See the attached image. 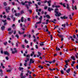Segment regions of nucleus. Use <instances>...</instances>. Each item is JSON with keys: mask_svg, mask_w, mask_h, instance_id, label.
Returning <instances> with one entry per match:
<instances>
[{"mask_svg": "<svg viewBox=\"0 0 78 78\" xmlns=\"http://www.w3.org/2000/svg\"><path fill=\"white\" fill-rule=\"evenodd\" d=\"M27 62H25L24 64V66H27Z\"/></svg>", "mask_w": 78, "mask_h": 78, "instance_id": "5fc2aeb1", "label": "nucleus"}, {"mask_svg": "<svg viewBox=\"0 0 78 78\" xmlns=\"http://www.w3.org/2000/svg\"><path fill=\"white\" fill-rule=\"evenodd\" d=\"M55 8H60V5H55Z\"/></svg>", "mask_w": 78, "mask_h": 78, "instance_id": "c9c22d12", "label": "nucleus"}, {"mask_svg": "<svg viewBox=\"0 0 78 78\" xmlns=\"http://www.w3.org/2000/svg\"><path fill=\"white\" fill-rule=\"evenodd\" d=\"M2 21L3 22H4V23H5V22H6V20H2Z\"/></svg>", "mask_w": 78, "mask_h": 78, "instance_id": "473e14b6", "label": "nucleus"}, {"mask_svg": "<svg viewBox=\"0 0 78 78\" xmlns=\"http://www.w3.org/2000/svg\"><path fill=\"white\" fill-rule=\"evenodd\" d=\"M55 61H56L55 60H53L52 61V62H53V63H54V62H55Z\"/></svg>", "mask_w": 78, "mask_h": 78, "instance_id": "4d7b16f0", "label": "nucleus"}, {"mask_svg": "<svg viewBox=\"0 0 78 78\" xmlns=\"http://www.w3.org/2000/svg\"><path fill=\"white\" fill-rule=\"evenodd\" d=\"M70 62L69 61V60L65 61V62H66V63H67V62Z\"/></svg>", "mask_w": 78, "mask_h": 78, "instance_id": "2f4dec72", "label": "nucleus"}, {"mask_svg": "<svg viewBox=\"0 0 78 78\" xmlns=\"http://www.w3.org/2000/svg\"><path fill=\"white\" fill-rule=\"evenodd\" d=\"M70 37L71 39V40L73 41H74V39L73 38V37L72 36H70Z\"/></svg>", "mask_w": 78, "mask_h": 78, "instance_id": "393cba45", "label": "nucleus"}, {"mask_svg": "<svg viewBox=\"0 0 78 78\" xmlns=\"http://www.w3.org/2000/svg\"><path fill=\"white\" fill-rule=\"evenodd\" d=\"M38 54L39 56H41V53H40V52H38Z\"/></svg>", "mask_w": 78, "mask_h": 78, "instance_id": "58836bf2", "label": "nucleus"}, {"mask_svg": "<svg viewBox=\"0 0 78 78\" xmlns=\"http://www.w3.org/2000/svg\"><path fill=\"white\" fill-rule=\"evenodd\" d=\"M38 5H41V2H39L38 3Z\"/></svg>", "mask_w": 78, "mask_h": 78, "instance_id": "338daca9", "label": "nucleus"}, {"mask_svg": "<svg viewBox=\"0 0 78 78\" xmlns=\"http://www.w3.org/2000/svg\"><path fill=\"white\" fill-rule=\"evenodd\" d=\"M21 14H23L24 13V11L23 10H22L20 12Z\"/></svg>", "mask_w": 78, "mask_h": 78, "instance_id": "ea45409f", "label": "nucleus"}, {"mask_svg": "<svg viewBox=\"0 0 78 78\" xmlns=\"http://www.w3.org/2000/svg\"><path fill=\"white\" fill-rule=\"evenodd\" d=\"M33 77L31 76V75H29V78H32Z\"/></svg>", "mask_w": 78, "mask_h": 78, "instance_id": "774afa93", "label": "nucleus"}, {"mask_svg": "<svg viewBox=\"0 0 78 78\" xmlns=\"http://www.w3.org/2000/svg\"><path fill=\"white\" fill-rule=\"evenodd\" d=\"M48 10L50 12V11H53V9H52L51 8H50V7H49L48 9Z\"/></svg>", "mask_w": 78, "mask_h": 78, "instance_id": "9d476101", "label": "nucleus"}, {"mask_svg": "<svg viewBox=\"0 0 78 78\" xmlns=\"http://www.w3.org/2000/svg\"><path fill=\"white\" fill-rule=\"evenodd\" d=\"M66 26H69V24H68V22L66 23Z\"/></svg>", "mask_w": 78, "mask_h": 78, "instance_id": "e2e57ef3", "label": "nucleus"}, {"mask_svg": "<svg viewBox=\"0 0 78 78\" xmlns=\"http://www.w3.org/2000/svg\"><path fill=\"white\" fill-rule=\"evenodd\" d=\"M46 17L48 19H50V16L48 15H47L46 16Z\"/></svg>", "mask_w": 78, "mask_h": 78, "instance_id": "a211bd4d", "label": "nucleus"}, {"mask_svg": "<svg viewBox=\"0 0 78 78\" xmlns=\"http://www.w3.org/2000/svg\"><path fill=\"white\" fill-rule=\"evenodd\" d=\"M20 4H22L23 5H25V2H21Z\"/></svg>", "mask_w": 78, "mask_h": 78, "instance_id": "b1692460", "label": "nucleus"}, {"mask_svg": "<svg viewBox=\"0 0 78 78\" xmlns=\"http://www.w3.org/2000/svg\"><path fill=\"white\" fill-rule=\"evenodd\" d=\"M0 76H3V73H0Z\"/></svg>", "mask_w": 78, "mask_h": 78, "instance_id": "4c0bfd02", "label": "nucleus"}, {"mask_svg": "<svg viewBox=\"0 0 78 78\" xmlns=\"http://www.w3.org/2000/svg\"><path fill=\"white\" fill-rule=\"evenodd\" d=\"M61 73H62V74H64V71L62 70H61Z\"/></svg>", "mask_w": 78, "mask_h": 78, "instance_id": "e433bc0d", "label": "nucleus"}, {"mask_svg": "<svg viewBox=\"0 0 78 78\" xmlns=\"http://www.w3.org/2000/svg\"><path fill=\"white\" fill-rule=\"evenodd\" d=\"M51 40H53V36H52V35H51Z\"/></svg>", "mask_w": 78, "mask_h": 78, "instance_id": "8fccbe9b", "label": "nucleus"}, {"mask_svg": "<svg viewBox=\"0 0 78 78\" xmlns=\"http://www.w3.org/2000/svg\"><path fill=\"white\" fill-rule=\"evenodd\" d=\"M12 5H15V3L14 2H12Z\"/></svg>", "mask_w": 78, "mask_h": 78, "instance_id": "0e129e2a", "label": "nucleus"}, {"mask_svg": "<svg viewBox=\"0 0 78 78\" xmlns=\"http://www.w3.org/2000/svg\"><path fill=\"white\" fill-rule=\"evenodd\" d=\"M34 52L33 51L32 52V53L30 54L31 56H32V57L33 56V55H34Z\"/></svg>", "mask_w": 78, "mask_h": 78, "instance_id": "4be33fe9", "label": "nucleus"}, {"mask_svg": "<svg viewBox=\"0 0 78 78\" xmlns=\"http://www.w3.org/2000/svg\"><path fill=\"white\" fill-rule=\"evenodd\" d=\"M27 19H28V21H30L31 20L30 19V18H27Z\"/></svg>", "mask_w": 78, "mask_h": 78, "instance_id": "6e6d98bb", "label": "nucleus"}, {"mask_svg": "<svg viewBox=\"0 0 78 78\" xmlns=\"http://www.w3.org/2000/svg\"><path fill=\"white\" fill-rule=\"evenodd\" d=\"M71 59H73V60L74 61L75 60V57L74 56H71Z\"/></svg>", "mask_w": 78, "mask_h": 78, "instance_id": "f8f14e48", "label": "nucleus"}, {"mask_svg": "<svg viewBox=\"0 0 78 78\" xmlns=\"http://www.w3.org/2000/svg\"><path fill=\"white\" fill-rule=\"evenodd\" d=\"M35 47L37 49L38 48V46L37 45H36Z\"/></svg>", "mask_w": 78, "mask_h": 78, "instance_id": "49530a36", "label": "nucleus"}, {"mask_svg": "<svg viewBox=\"0 0 78 78\" xmlns=\"http://www.w3.org/2000/svg\"><path fill=\"white\" fill-rule=\"evenodd\" d=\"M44 3H47V0H45L44 1Z\"/></svg>", "mask_w": 78, "mask_h": 78, "instance_id": "bf43d9fd", "label": "nucleus"}, {"mask_svg": "<svg viewBox=\"0 0 78 78\" xmlns=\"http://www.w3.org/2000/svg\"><path fill=\"white\" fill-rule=\"evenodd\" d=\"M48 8V6L45 7L44 8V9H47Z\"/></svg>", "mask_w": 78, "mask_h": 78, "instance_id": "864d4df0", "label": "nucleus"}, {"mask_svg": "<svg viewBox=\"0 0 78 78\" xmlns=\"http://www.w3.org/2000/svg\"><path fill=\"white\" fill-rule=\"evenodd\" d=\"M11 70L10 69L7 70V72H11Z\"/></svg>", "mask_w": 78, "mask_h": 78, "instance_id": "de8ad7c7", "label": "nucleus"}, {"mask_svg": "<svg viewBox=\"0 0 78 78\" xmlns=\"http://www.w3.org/2000/svg\"><path fill=\"white\" fill-rule=\"evenodd\" d=\"M16 37H17V39H19V35H18V34H16Z\"/></svg>", "mask_w": 78, "mask_h": 78, "instance_id": "79ce46f5", "label": "nucleus"}, {"mask_svg": "<svg viewBox=\"0 0 78 78\" xmlns=\"http://www.w3.org/2000/svg\"><path fill=\"white\" fill-rule=\"evenodd\" d=\"M63 6H64V7H65V8H66V3H64V4H63Z\"/></svg>", "mask_w": 78, "mask_h": 78, "instance_id": "c03bdc74", "label": "nucleus"}, {"mask_svg": "<svg viewBox=\"0 0 78 78\" xmlns=\"http://www.w3.org/2000/svg\"><path fill=\"white\" fill-rule=\"evenodd\" d=\"M58 11V9L57 8L56 9L55 11V16L57 17H59L60 16H61V14Z\"/></svg>", "mask_w": 78, "mask_h": 78, "instance_id": "f257e3e1", "label": "nucleus"}, {"mask_svg": "<svg viewBox=\"0 0 78 78\" xmlns=\"http://www.w3.org/2000/svg\"><path fill=\"white\" fill-rule=\"evenodd\" d=\"M26 56L27 58H30V54L27 55Z\"/></svg>", "mask_w": 78, "mask_h": 78, "instance_id": "bb28decb", "label": "nucleus"}, {"mask_svg": "<svg viewBox=\"0 0 78 78\" xmlns=\"http://www.w3.org/2000/svg\"><path fill=\"white\" fill-rule=\"evenodd\" d=\"M5 27L4 26H2L1 28V29L2 31H3V30H5Z\"/></svg>", "mask_w": 78, "mask_h": 78, "instance_id": "423d86ee", "label": "nucleus"}, {"mask_svg": "<svg viewBox=\"0 0 78 78\" xmlns=\"http://www.w3.org/2000/svg\"><path fill=\"white\" fill-rule=\"evenodd\" d=\"M58 26H56L54 28V30H55V29H56V28H58Z\"/></svg>", "mask_w": 78, "mask_h": 78, "instance_id": "052dcab7", "label": "nucleus"}, {"mask_svg": "<svg viewBox=\"0 0 78 78\" xmlns=\"http://www.w3.org/2000/svg\"><path fill=\"white\" fill-rule=\"evenodd\" d=\"M61 19H67L68 18V17L66 16H64L63 17H61Z\"/></svg>", "mask_w": 78, "mask_h": 78, "instance_id": "39448f33", "label": "nucleus"}, {"mask_svg": "<svg viewBox=\"0 0 78 78\" xmlns=\"http://www.w3.org/2000/svg\"><path fill=\"white\" fill-rule=\"evenodd\" d=\"M23 73H21L20 76L21 78H25L26 77L25 75H24V76H23Z\"/></svg>", "mask_w": 78, "mask_h": 78, "instance_id": "7ed1b4c3", "label": "nucleus"}, {"mask_svg": "<svg viewBox=\"0 0 78 78\" xmlns=\"http://www.w3.org/2000/svg\"><path fill=\"white\" fill-rule=\"evenodd\" d=\"M3 18H4V19H5V18L6 17V15H4L3 16Z\"/></svg>", "mask_w": 78, "mask_h": 78, "instance_id": "603ef678", "label": "nucleus"}, {"mask_svg": "<svg viewBox=\"0 0 78 78\" xmlns=\"http://www.w3.org/2000/svg\"><path fill=\"white\" fill-rule=\"evenodd\" d=\"M34 60L30 58V64H31V63H34Z\"/></svg>", "mask_w": 78, "mask_h": 78, "instance_id": "f03ea898", "label": "nucleus"}, {"mask_svg": "<svg viewBox=\"0 0 78 78\" xmlns=\"http://www.w3.org/2000/svg\"><path fill=\"white\" fill-rule=\"evenodd\" d=\"M24 18L23 17H22L21 19V21L22 22H23L24 20H23Z\"/></svg>", "mask_w": 78, "mask_h": 78, "instance_id": "ddd939ff", "label": "nucleus"}, {"mask_svg": "<svg viewBox=\"0 0 78 78\" xmlns=\"http://www.w3.org/2000/svg\"><path fill=\"white\" fill-rule=\"evenodd\" d=\"M4 55H9V53H8V52H7V51H4Z\"/></svg>", "mask_w": 78, "mask_h": 78, "instance_id": "6e6552de", "label": "nucleus"}, {"mask_svg": "<svg viewBox=\"0 0 78 78\" xmlns=\"http://www.w3.org/2000/svg\"><path fill=\"white\" fill-rule=\"evenodd\" d=\"M51 1H48V6H51V5L50 4V3H51Z\"/></svg>", "mask_w": 78, "mask_h": 78, "instance_id": "1a4fd4ad", "label": "nucleus"}, {"mask_svg": "<svg viewBox=\"0 0 78 78\" xmlns=\"http://www.w3.org/2000/svg\"><path fill=\"white\" fill-rule=\"evenodd\" d=\"M19 69L20 70H23V68L19 67Z\"/></svg>", "mask_w": 78, "mask_h": 78, "instance_id": "412c9836", "label": "nucleus"}, {"mask_svg": "<svg viewBox=\"0 0 78 78\" xmlns=\"http://www.w3.org/2000/svg\"><path fill=\"white\" fill-rule=\"evenodd\" d=\"M28 3L29 4V5H30L32 4V2H28Z\"/></svg>", "mask_w": 78, "mask_h": 78, "instance_id": "c756f323", "label": "nucleus"}, {"mask_svg": "<svg viewBox=\"0 0 78 78\" xmlns=\"http://www.w3.org/2000/svg\"><path fill=\"white\" fill-rule=\"evenodd\" d=\"M25 43H26V44H28V42L27 41V40H25Z\"/></svg>", "mask_w": 78, "mask_h": 78, "instance_id": "09e8293b", "label": "nucleus"}, {"mask_svg": "<svg viewBox=\"0 0 78 78\" xmlns=\"http://www.w3.org/2000/svg\"><path fill=\"white\" fill-rule=\"evenodd\" d=\"M44 45V43H40V46H43V45Z\"/></svg>", "mask_w": 78, "mask_h": 78, "instance_id": "a19ab883", "label": "nucleus"}, {"mask_svg": "<svg viewBox=\"0 0 78 78\" xmlns=\"http://www.w3.org/2000/svg\"><path fill=\"white\" fill-rule=\"evenodd\" d=\"M69 17L70 19H71V20L73 19V18L72 17L71 15H69Z\"/></svg>", "mask_w": 78, "mask_h": 78, "instance_id": "6ab92c4d", "label": "nucleus"}, {"mask_svg": "<svg viewBox=\"0 0 78 78\" xmlns=\"http://www.w3.org/2000/svg\"><path fill=\"white\" fill-rule=\"evenodd\" d=\"M67 6H66V8L68 9H69L70 7H69V4H67Z\"/></svg>", "mask_w": 78, "mask_h": 78, "instance_id": "f3484780", "label": "nucleus"}, {"mask_svg": "<svg viewBox=\"0 0 78 78\" xmlns=\"http://www.w3.org/2000/svg\"><path fill=\"white\" fill-rule=\"evenodd\" d=\"M35 27L36 28H37V24H36L35 25Z\"/></svg>", "mask_w": 78, "mask_h": 78, "instance_id": "3c124183", "label": "nucleus"}, {"mask_svg": "<svg viewBox=\"0 0 78 78\" xmlns=\"http://www.w3.org/2000/svg\"><path fill=\"white\" fill-rule=\"evenodd\" d=\"M56 51H58H58H59V50H60V48H58V47H56Z\"/></svg>", "mask_w": 78, "mask_h": 78, "instance_id": "a878e982", "label": "nucleus"}, {"mask_svg": "<svg viewBox=\"0 0 78 78\" xmlns=\"http://www.w3.org/2000/svg\"><path fill=\"white\" fill-rule=\"evenodd\" d=\"M12 33H13V30H12L11 32H9V34H11Z\"/></svg>", "mask_w": 78, "mask_h": 78, "instance_id": "7c9ffc66", "label": "nucleus"}, {"mask_svg": "<svg viewBox=\"0 0 78 78\" xmlns=\"http://www.w3.org/2000/svg\"><path fill=\"white\" fill-rule=\"evenodd\" d=\"M62 26L64 27V28H66V24H62Z\"/></svg>", "mask_w": 78, "mask_h": 78, "instance_id": "f704fd0d", "label": "nucleus"}, {"mask_svg": "<svg viewBox=\"0 0 78 78\" xmlns=\"http://www.w3.org/2000/svg\"><path fill=\"white\" fill-rule=\"evenodd\" d=\"M7 20H11V19H10L9 18H7Z\"/></svg>", "mask_w": 78, "mask_h": 78, "instance_id": "a18cd8bd", "label": "nucleus"}, {"mask_svg": "<svg viewBox=\"0 0 78 78\" xmlns=\"http://www.w3.org/2000/svg\"><path fill=\"white\" fill-rule=\"evenodd\" d=\"M4 44L5 45H6L7 44V43L6 42L5 43H4Z\"/></svg>", "mask_w": 78, "mask_h": 78, "instance_id": "69168bd1", "label": "nucleus"}, {"mask_svg": "<svg viewBox=\"0 0 78 78\" xmlns=\"http://www.w3.org/2000/svg\"><path fill=\"white\" fill-rule=\"evenodd\" d=\"M3 4H4V6H7V3H6V2H4Z\"/></svg>", "mask_w": 78, "mask_h": 78, "instance_id": "5701e85b", "label": "nucleus"}, {"mask_svg": "<svg viewBox=\"0 0 78 78\" xmlns=\"http://www.w3.org/2000/svg\"><path fill=\"white\" fill-rule=\"evenodd\" d=\"M41 23V20H40L39 22H37L36 24H38L39 23Z\"/></svg>", "mask_w": 78, "mask_h": 78, "instance_id": "cd10ccee", "label": "nucleus"}, {"mask_svg": "<svg viewBox=\"0 0 78 78\" xmlns=\"http://www.w3.org/2000/svg\"><path fill=\"white\" fill-rule=\"evenodd\" d=\"M42 16H41L40 18H39V20H41V21H42Z\"/></svg>", "mask_w": 78, "mask_h": 78, "instance_id": "72a5a7b5", "label": "nucleus"}, {"mask_svg": "<svg viewBox=\"0 0 78 78\" xmlns=\"http://www.w3.org/2000/svg\"><path fill=\"white\" fill-rule=\"evenodd\" d=\"M14 51H12V54H14L15 53H16V52H17V50H16V48H14Z\"/></svg>", "mask_w": 78, "mask_h": 78, "instance_id": "20e7f679", "label": "nucleus"}, {"mask_svg": "<svg viewBox=\"0 0 78 78\" xmlns=\"http://www.w3.org/2000/svg\"><path fill=\"white\" fill-rule=\"evenodd\" d=\"M26 6L27 7V9H29V7H28V5L26 4Z\"/></svg>", "mask_w": 78, "mask_h": 78, "instance_id": "c85d7f7f", "label": "nucleus"}, {"mask_svg": "<svg viewBox=\"0 0 78 78\" xmlns=\"http://www.w3.org/2000/svg\"><path fill=\"white\" fill-rule=\"evenodd\" d=\"M38 67L39 68H41V69H44V67L41 65L38 66Z\"/></svg>", "mask_w": 78, "mask_h": 78, "instance_id": "4468645a", "label": "nucleus"}, {"mask_svg": "<svg viewBox=\"0 0 78 78\" xmlns=\"http://www.w3.org/2000/svg\"><path fill=\"white\" fill-rule=\"evenodd\" d=\"M6 12H7V13H8V12H9V11L8 10V9H6Z\"/></svg>", "mask_w": 78, "mask_h": 78, "instance_id": "680f3d73", "label": "nucleus"}, {"mask_svg": "<svg viewBox=\"0 0 78 78\" xmlns=\"http://www.w3.org/2000/svg\"><path fill=\"white\" fill-rule=\"evenodd\" d=\"M75 61H73L72 62V64H71V66H72V67H73V65L74 64H75Z\"/></svg>", "mask_w": 78, "mask_h": 78, "instance_id": "9b49d317", "label": "nucleus"}, {"mask_svg": "<svg viewBox=\"0 0 78 78\" xmlns=\"http://www.w3.org/2000/svg\"><path fill=\"white\" fill-rule=\"evenodd\" d=\"M8 31H11V28H9L8 29Z\"/></svg>", "mask_w": 78, "mask_h": 78, "instance_id": "37998d69", "label": "nucleus"}, {"mask_svg": "<svg viewBox=\"0 0 78 78\" xmlns=\"http://www.w3.org/2000/svg\"><path fill=\"white\" fill-rule=\"evenodd\" d=\"M49 70H51V71H53V70H56V69H55V68H53V69H49Z\"/></svg>", "mask_w": 78, "mask_h": 78, "instance_id": "aec40b11", "label": "nucleus"}, {"mask_svg": "<svg viewBox=\"0 0 78 78\" xmlns=\"http://www.w3.org/2000/svg\"><path fill=\"white\" fill-rule=\"evenodd\" d=\"M25 28H27V27L25 26V25H23V27L22 28V30H23V31L25 30Z\"/></svg>", "mask_w": 78, "mask_h": 78, "instance_id": "0eeeda50", "label": "nucleus"}, {"mask_svg": "<svg viewBox=\"0 0 78 78\" xmlns=\"http://www.w3.org/2000/svg\"><path fill=\"white\" fill-rule=\"evenodd\" d=\"M24 33H25V32H23V33H20V31H18V33L20 34H24Z\"/></svg>", "mask_w": 78, "mask_h": 78, "instance_id": "dca6fc26", "label": "nucleus"}, {"mask_svg": "<svg viewBox=\"0 0 78 78\" xmlns=\"http://www.w3.org/2000/svg\"><path fill=\"white\" fill-rule=\"evenodd\" d=\"M70 71V69L69 68L67 70H66V72L67 73H69V72Z\"/></svg>", "mask_w": 78, "mask_h": 78, "instance_id": "2eb2a0df", "label": "nucleus"}, {"mask_svg": "<svg viewBox=\"0 0 78 78\" xmlns=\"http://www.w3.org/2000/svg\"><path fill=\"white\" fill-rule=\"evenodd\" d=\"M16 46L17 47H18V43H16Z\"/></svg>", "mask_w": 78, "mask_h": 78, "instance_id": "13d9d810", "label": "nucleus"}]
</instances>
